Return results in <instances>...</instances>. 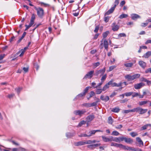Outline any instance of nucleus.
I'll use <instances>...</instances> for the list:
<instances>
[{
    "label": "nucleus",
    "mask_w": 151,
    "mask_h": 151,
    "mask_svg": "<svg viewBox=\"0 0 151 151\" xmlns=\"http://www.w3.org/2000/svg\"><path fill=\"white\" fill-rule=\"evenodd\" d=\"M111 142L114 141L118 142H120L121 141H122V137H114L112 136H111Z\"/></svg>",
    "instance_id": "obj_8"
},
{
    "label": "nucleus",
    "mask_w": 151,
    "mask_h": 151,
    "mask_svg": "<svg viewBox=\"0 0 151 151\" xmlns=\"http://www.w3.org/2000/svg\"><path fill=\"white\" fill-rule=\"evenodd\" d=\"M110 18V17L109 16L105 17L104 18V21L106 22H108Z\"/></svg>",
    "instance_id": "obj_47"
},
{
    "label": "nucleus",
    "mask_w": 151,
    "mask_h": 151,
    "mask_svg": "<svg viewBox=\"0 0 151 151\" xmlns=\"http://www.w3.org/2000/svg\"><path fill=\"white\" fill-rule=\"evenodd\" d=\"M105 68H104L102 69L96 70V71L94 75L97 77V78L98 77H100L103 75L105 71Z\"/></svg>",
    "instance_id": "obj_4"
},
{
    "label": "nucleus",
    "mask_w": 151,
    "mask_h": 151,
    "mask_svg": "<svg viewBox=\"0 0 151 151\" xmlns=\"http://www.w3.org/2000/svg\"><path fill=\"white\" fill-rule=\"evenodd\" d=\"M139 65L143 68H145L146 66V63L143 61H139L138 62Z\"/></svg>",
    "instance_id": "obj_17"
},
{
    "label": "nucleus",
    "mask_w": 151,
    "mask_h": 151,
    "mask_svg": "<svg viewBox=\"0 0 151 151\" xmlns=\"http://www.w3.org/2000/svg\"><path fill=\"white\" fill-rule=\"evenodd\" d=\"M119 0H115L114 2V6L105 13V16L108 15L114 12L116 6L119 4Z\"/></svg>",
    "instance_id": "obj_1"
},
{
    "label": "nucleus",
    "mask_w": 151,
    "mask_h": 151,
    "mask_svg": "<svg viewBox=\"0 0 151 151\" xmlns=\"http://www.w3.org/2000/svg\"><path fill=\"white\" fill-rule=\"evenodd\" d=\"M150 102V101H140L139 102V105L140 106H142L143 105H145L147 103Z\"/></svg>",
    "instance_id": "obj_29"
},
{
    "label": "nucleus",
    "mask_w": 151,
    "mask_h": 151,
    "mask_svg": "<svg viewBox=\"0 0 151 151\" xmlns=\"http://www.w3.org/2000/svg\"><path fill=\"white\" fill-rule=\"evenodd\" d=\"M91 87L90 86L87 87L84 90L83 93L86 94V93L88 92V91L89 88H91Z\"/></svg>",
    "instance_id": "obj_43"
},
{
    "label": "nucleus",
    "mask_w": 151,
    "mask_h": 151,
    "mask_svg": "<svg viewBox=\"0 0 151 151\" xmlns=\"http://www.w3.org/2000/svg\"><path fill=\"white\" fill-rule=\"evenodd\" d=\"M147 111V109H143L141 108L139 112V114H144L146 113Z\"/></svg>",
    "instance_id": "obj_24"
},
{
    "label": "nucleus",
    "mask_w": 151,
    "mask_h": 151,
    "mask_svg": "<svg viewBox=\"0 0 151 151\" xmlns=\"http://www.w3.org/2000/svg\"><path fill=\"white\" fill-rule=\"evenodd\" d=\"M95 93H94V91H91L89 97L88 98H87L88 100H89L91 97H92L93 96H94L95 95Z\"/></svg>",
    "instance_id": "obj_37"
},
{
    "label": "nucleus",
    "mask_w": 151,
    "mask_h": 151,
    "mask_svg": "<svg viewBox=\"0 0 151 151\" xmlns=\"http://www.w3.org/2000/svg\"><path fill=\"white\" fill-rule=\"evenodd\" d=\"M122 83L120 82L118 84H117L115 82H113V80H111L108 82V84H109V85L111 86L112 87H121L122 86Z\"/></svg>",
    "instance_id": "obj_5"
},
{
    "label": "nucleus",
    "mask_w": 151,
    "mask_h": 151,
    "mask_svg": "<svg viewBox=\"0 0 151 151\" xmlns=\"http://www.w3.org/2000/svg\"><path fill=\"white\" fill-rule=\"evenodd\" d=\"M83 106L87 107H91L90 104V103H84L83 104Z\"/></svg>",
    "instance_id": "obj_53"
},
{
    "label": "nucleus",
    "mask_w": 151,
    "mask_h": 151,
    "mask_svg": "<svg viewBox=\"0 0 151 151\" xmlns=\"http://www.w3.org/2000/svg\"><path fill=\"white\" fill-rule=\"evenodd\" d=\"M120 110V109L118 107H116L115 108H113L111 110V111L115 112V113H118Z\"/></svg>",
    "instance_id": "obj_23"
},
{
    "label": "nucleus",
    "mask_w": 151,
    "mask_h": 151,
    "mask_svg": "<svg viewBox=\"0 0 151 151\" xmlns=\"http://www.w3.org/2000/svg\"><path fill=\"white\" fill-rule=\"evenodd\" d=\"M100 63L99 62H97L96 63L93 64V66L94 68H96L100 65Z\"/></svg>",
    "instance_id": "obj_48"
},
{
    "label": "nucleus",
    "mask_w": 151,
    "mask_h": 151,
    "mask_svg": "<svg viewBox=\"0 0 151 151\" xmlns=\"http://www.w3.org/2000/svg\"><path fill=\"white\" fill-rule=\"evenodd\" d=\"M124 113L126 114L130 112H132V110H124Z\"/></svg>",
    "instance_id": "obj_57"
},
{
    "label": "nucleus",
    "mask_w": 151,
    "mask_h": 151,
    "mask_svg": "<svg viewBox=\"0 0 151 151\" xmlns=\"http://www.w3.org/2000/svg\"><path fill=\"white\" fill-rule=\"evenodd\" d=\"M148 23H143L141 24V26L145 27L147 25Z\"/></svg>",
    "instance_id": "obj_61"
},
{
    "label": "nucleus",
    "mask_w": 151,
    "mask_h": 151,
    "mask_svg": "<svg viewBox=\"0 0 151 151\" xmlns=\"http://www.w3.org/2000/svg\"><path fill=\"white\" fill-rule=\"evenodd\" d=\"M123 149L124 150H133V149H132V147H128V146H126L125 145H124Z\"/></svg>",
    "instance_id": "obj_40"
},
{
    "label": "nucleus",
    "mask_w": 151,
    "mask_h": 151,
    "mask_svg": "<svg viewBox=\"0 0 151 151\" xmlns=\"http://www.w3.org/2000/svg\"><path fill=\"white\" fill-rule=\"evenodd\" d=\"M18 151H27V150L24 148L19 147L18 148Z\"/></svg>",
    "instance_id": "obj_64"
},
{
    "label": "nucleus",
    "mask_w": 151,
    "mask_h": 151,
    "mask_svg": "<svg viewBox=\"0 0 151 151\" xmlns=\"http://www.w3.org/2000/svg\"><path fill=\"white\" fill-rule=\"evenodd\" d=\"M112 30L114 31H117L119 28V26L116 24V23H114L112 24Z\"/></svg>",
    "instance_id": "obj_16"
},
{
    "label": "nucleus",
    "mask_w": 151,
    "mask_h": 151,
    "mask_svg": "<svg viewBox=\"0 0 151 151\" xmlns=\"http://www.w3.org/2000/svg\"><path fill=\"white\" fill-rule=\"evenodd\" d=\"M119 133L116 131H113L111 135L114 136H118L119 134Z\"/></svg>",
    "instance_id": "obj_38"
},
{
    "label": "nucleus",
    "mask_w": 151,
    "mask_h": 151,
    "mask_svg": "<svg viewBox=\"0 0 151 151\" xmlns=\"http://www.w3.org/2000/svg\"><path fill=\"white\" fill-rule=\"evenodd\" d=\"M144 86H145V84L142 82H141L137 84H134V87L135 89H138Z\"/></svg>",
    "instance_id": "obj_9"
},
{
    "label": "nucleus",
    "mask_w": 151,
    "mask_h": 151,
    "mask_svg": "<svg viewBox=\"0 0 151 151\" xmlns=\"http://www.w3.org/2000/svg\"><path fill=\"white\" fill-rule=\"evenodd\" d=\"M91 87L90 86L87 87L84 90L83 93L86 94V93L88 92V91L89 88H91Z\"/></svg>",
    "instance_id": "obj_42"
},
{
    "label": "nucleus",
    "mask_w": 151,
    "mask_h": 151,
    "mask_svg": "<svg viewBox=\"0 0 151 151\" xmlns=\"http://www.w3.org/2000/svg\"><path fill=\"white\" fill-rule=\"evenodd\" d=\"M80 137H89L88 135L86 134H82L79 135Z\"/></svg>",
    "instance_id": "obj_56"
},
{
    "label": "nucleus",
    "mask_w": 151,
    "mask_h": 151,
    "mask_svg": "<svg viewBox=\"0 0 151 151\" xmlns=\"http://www.w3.org/2000/svg\"><path fill=\"white\" fill-rule=\"evenodd\" d=\"M126 35L124 33H121L119 34L118 35V38H119L122 37H126Z\"/></svg>",
    "instance_id": "obj_39"
},
{
    "label": "nucleus",
    "mask_w": 151,
    "mask_h": 151,
    "mask_svg": "<svg viewBox=\"0 0 151 151\" xmlns=\"http://www.w3.org/2000/svg\"><path fill=\"white\" fill-rule=\"evenodd\" d=\"M140 80L142 82H146L147 79L146 78L142 77L141 78Z\"/></svg>",
    "instance_id": "obj_58"
},
{
    "label": "nucleus",
    "mask_w": 151,
    "mask_h": 151,
    "mask_svg": "<svg viewBox=\"0 0 151 151\" xmlns=\"http://www.w3.org/2000/svg\"><path fill=\"white\" fill-rule=\"evenodd\" d=\"M115 68H116V66H114V65L111 66L109 67V70L110 71H112Z\"/></svg>",
    "instance_id": "obj_59"
},
{
    "label": "nucleus",
    "mask_w": 151,
    "mask_h": 151,
    "mask_svg": "<svg viewBox=\"0 0 151 151\" xmlns=\"http://www.w3.org/2000/svg\"><path fill=\"white\" fill-rule=\"evenodd\" d=\"M34 67L37 70H38L39 68V66L37 63H35L34 64Z\"/></svg>",
    "instance_id": "obj_60"
},
{
    "label": "nucleus",
    "mask_w": 151,
    "mask_h": 151,
    "mask_svg": "<svg viewBox=\"0 0 151 151\" xmlns=\"http://www.w3.org/2000/svg\"><path fill=\"white\" fill-rule=\"evenodd\" d=\"M94 118L95 116L94 115H90L86 117V121L87 122H90L92 121Z\"/></svg>",
    "instance_id": "obj_10"
},
{
    "label": "nucleus",
    "mask_w": 151,
    "mask_h": 151,
    "mask_svg": "<svg viewBox=\"0 0 151 151\" xmlns=\"http://www.w3.org/2000/svg\"><path fill=\"white\" fill-rule=\"evenodd\" d=\"M97 105V102H93L91 104H90V106L91 107L92 106H96Z\"/></svg>",
    "instance_id": "obj_54"
},
{
    "label": "nucleus",
    "mask_w": 151,
    "mask_h": 151,
    "mask_svg": "<svg viewBox=\"0 0 151 151\" xmlns=\"http://www.w3.org/2000/svg\"><path fill=\"white\" fill-rule=\"evenodd\" d=\"M119 144H117L115 143L112 142L111 144V146H114L118 147L119 146Z\"/></svg>",
    "instance_id": "obj_50"
},
{
    "label": "nucleus",
    "mask_w": 151,
    "mask_h": 151,
    "mask_svg": "<svg viewBox=\"0 0 151 151\" xmlns=\"http://www.w3.org/2000/svg\"><path fill=\"white\" fill-rule=\"evenodd\" d=\"M96 132L95 130H92L91 131L89 132V134H88L89 137L91 136L92 134H94Z\"/></svg>",
    "instance_id": "obj_36"
},
{
    "label": "nucleus",
    "mask_w": 151,
    "mask_h": 151,
    "mask_svg": "<svg viewBox=\"0 0 151 151\" xmlns=\"http://www.w3.org/2000/svg\"><path fill=\"white\" fill-rule=\"evenodd\" d=\"M94 71L93 70H91L87 73L85 76L83 78V79H86L87 78L91 79L93 76L94 74Z\"/></svg>",
    "instance_id": "obj_6"
},
{
    "label": "nucleus",
    "mask_w": 151,
    "mask_h": 151,
    "mask_svg": "<svg viewBox=\"0 0 151 151\" xmlns=\"http://www.w3.org/2000/svg\"><path fill=\"white\" fill-rule=\"evenodd\" d=\"M96 83L94 82H92L91 83V85L94 88H97V86H95Z\"/></svg>",
    "instance_id": "obj_62"
},
{
    "label": "nucleus",
    "mask_w": 151,
    "mask_h": 151,
    "mask_svg": "<svg viewBox=\"0 0 151 151\" xmlns=\"http://www.w3.org/2000/svg\"><path fill=\"white\" fill-rule=\"evenodd\" d=\"M75 133L68 132L66 134V137L68 138L71 137L74 135Z\"/></svg>",
    "instance_id": "obj_33"
},
{
    "label": "nucleus",
    "mask_w": 151,
    "mask_h": 151,
    "mask_svg": "<svg viewBox=\"0 0 151 151\" xmlns=\"http://www.w3.org/2000/svg\"><path fill=\"white\" fill-rule=\"evenodd\" d=\"M99 26H96L95 29L94 30V32L96 33L97 32L99 29Z\"/></svg>",
    "instance_id": "obj_55"
},
{
    "label": "nucleus",
    "mask_w": 151,
    "mask_h": 151,
    "mask_svg": "<svg viewBox=\"0 0 151 151\" xmlns=\"http://www.w3.org/2000/svg\"><path fill=\"white\" fill-rule=\"evenodd\" d=\"M75 146H80L83 145H84V142L83 141H79L77 142H75L74 143Z\"/></svg>",
    "instance_id": "obj_21"
},
{
    "label": "nucleus",
    "mask_w": 151,
    "mask_h": 151,
    "mask_svg": "<svg viewBox=\"0 0 151 151\" xmlns=\"http://www.w3.org/2000/svg\"><path fill=\"white\" fill-rule=\"evenodd\" d=\"M100 143L96 144L91 145L87 146V147L91 149H93L95 148V147H98L101 145Z\"/></svg>",
    "instance_id": "obj_13"
},
{
    "label": "nucleus",
    "mask_w": 151,
    "mask_h": 151,
    "mask_svg": "<svg viewBox=\"0 0 151 151\" xmlns=\"http://www.w3.org/2000/svg\"><path fill=\"white\" fill-rule=\"evenodd\" d=\"M106 75L105 74L104 75L101 77V81L104 82V81L106 79Z\"/></svg>",
    "instance_id": "obj_44"
},
{
    "label": "nucleus",
    "mask_w": 151,
    "mask_h": 151,
    "mask_svg": "<svg viewBox=\"0 0 151 151\" xmlns=\"http://www.w3.org/2000/svg\"><path fill=\"white\" fill-rule=\"evenodd\" d=\"M110 87V85L108 84V83H106L103 87V91H106L107 89L108 88Z\"/></svg>",
    "instance_id": "obj_31"
},
{
    "label": "nucleus",
    "mask_w": 151,
    "mask_h": 151,
    "mask_svg": "<svg viewBox=\"0 0 151 151\" xmlns=\"http://www.w3.org/2000/svg\"><path fill=\"white\" fill-rule=\"evenodd\" d=\"M86 112V111L84 110H75L73 111V113L75 115H79L81 116L82 115L84 114Z\"/></svg>",
    "instance_id": "obj_7"
},
{
    "label": "nucleus",
    "mask_w": 151,
    "mask_h": 151,
    "mask_svg": "<svg viewBox=\"0 0 151 151\" xmlns=\"http://www.w3.org/2000/svg\"><path fill=\"white\" fill-rule=\"evenodd\" d=\"M128 15L127 14H123L119 16V18L120 19H122L124 18H126L128 17Z\"/></svg>",
    "instance_id": "obj_34"
},
{
    "label": "nucleus",
    "mask_w": 151,
    "mask_h": 151,
    "mask_svg": "<svg viewBox=\"0 0 151 151\" xmlns=\"http://www.w3.org/2000/svg\"><path fill=\"white\" fill-rule=\"evenodd\" d=\"M35 18V14H32V15L30 23L33 25L34 23V21Z\"/></svg>",
    "instance_id": "obj_19"
},
{
    "label": "nucleus",
    "mask_w": 151,
    "mask_h": 151,
    "mask_svg": "<svg viewBox=\"0 0 151 151\" xmlns=\"http://www.w3.org/2000/svg\"><path fill=\"white\" fill-rule=\"evenodd\" d=\"M5 55V54L0 55V60H2L4 57Z\"/></svg>",
    "instance_id": "obj_63"
},
{
    "label": "nucleus",
    "mask_w": 151,
    "mask_h": 151,
    "mask_svg": "<svg viewBox=\"0 0 151 151\" xmlns=\"http://www.w3.org/2000/svg\"><path fill=\"white\" fill-rule=\"evenodd\" d=\"M109 31H107L103 34V36L104 38H106L108 35L109 34Z\"/></svg>",
    "instance_id": "obj_35"
},
{
    "label": "nucleus",
    "mask_w": 151,
    "mask_h": 151,
    "mask_svg": "<svg viewBox=\"0 0 151 151\" xmlns=\"http://www.w3.org/2000/svg\"><path fill=\"white\" fill-rule=\"evenodd\" d=\"M141 108L139 107H138L136 108H134L132 109V112H139Z\"/></svg>",
    "instance_id": "obj_26"
},
{
    "label": "nucleus",
    "mask_w": 151,
    "mask_h": 151,
    "mask_svg": "<svg viewBox=\"0 0 151 151\" xmlns=\"http://www.w3.org/2000/svg\"><path fill=\"white\" fill-rule=\"evenodd\" d=\"M131 16V19L133 20H136L137 19L141 18L140 16L136 14H132Z\"/></svg>",
    "instance_id": "obj_12"
},
{
    "label": "nucleus",
    "mask_w": 151,
    "mask_h": 151,
    "mask_svg": "<svg viewBox=\"0 0 151 151\" xmlns=\"http://www.w3.org/2000/svg\"><path fill=\"white\" fill-rule=\"evenodd\" d=\"M22 89V88L21 87H19L17 88H16L15 89L16 91L17 92V93L19 94L20 91Z\"/></svg>",
    "instance_id": "obj_46"
},
{
    "label": "nucleus",
    "mask_w": 151,
    "mask_h": 151,
    "mask_svg": "<svg viewBox=\"0 0 151 151\" xmlns=\"http://www.w3.org/2000/svg\"><path fill=\"white\" fill-rule=\"evenodd\" d=\"M114 122L113 119L111 116L109 117L108 119V122L109 124H112Z\"/></svg>",
    "instance_id": "obj_25"
},
{
    "label": "nucleus",
    "mask_w": 151,
    "mask_h": 151,
    "mask_svg": "<svg viewBox=\"0 0 151 151\" xmlns=\"http://www.w3.org/2000/svg\"><path fill=\"white\" fill-rule=\"evenodd\" d=\"M86 94L83 92L78 95L77 97H81L84 96Z\"/></svg>",
    "instance_id": "obj_51"
},
{
    "label": "nucleus",
    "mask_w": 151,
    "mask_h": 151,
    "mask_svg": "<svg viewBox=\"0 0 151 151\" xmlns=\"http://www.w3.org/2000/svg\"><path fill=\"white\" fill-rule=\"evenodd\" d=\"M140 76L139 74H135L132 76H131L130 74H127L125 76L126 79H127L128 81H133L134 79L138 78Z\"/></svg>",
    "instance_id": "obj_2"
},
{
    "label": "nucleus",
    "mask_w": 151,
    "mask_h": 151,
    "mask_svg": "<svg viewBox=\"0 0 151 151\" xmlns=\"http://www.w3.org/2000/svg\"><path fill=\"white\" fill-rule=\"evenodd\" d=\"M32 25H33L32 24H31L30 23L29 25H27V24H26L25 25V26L26 27V28L25 29V30L26 31L30 27H31Z\"/></svg>",
    "instance_id": "obj_45"
},
{
    "label": "nucleus",
    "mask_w": 151,
    "mask_h": 151,
    "mask_svg": "<svg viewBox=\"0 0 151 151\" xmlns=\"http://www.w3.org/2000/svg\"><path fill=\"white\" fill-rule=\"evenodd\" d=\"M102 91H103V90L102 88H100V89H97L96 92V93L97 94H101Z\"/></svg>",
    "instance_id": "obj_32"
},
{
    "label": "nucleus",
    "mask_w": 151,
    "mask_h": 151,
    "mask_svg": "<svg viewBox=\"0 0 151 151\" xmlns=\"http://www.w3.org/2000/svg\"><path fill=\"white\" fill-rule=\"evenodd\" d=\"M86 122H87L86 121H85L84 120H82L79 123L78 127H81L83 125L85 124L86 123Z\"/></svg>",
    "instance_id": "obj_30"
},
{
    "label": "nucleus",
    "mask_w": 151,
    "mask_h": 151,
    "mask_svg": "<svg viewBox=\"0 0 151 151\" xmlns=\"http://www.w3.org/2000/svg\"><path fill=\"white\" fill-rule=\"evenodd\" d=\"M130 134L133 137H134L137 136L138 135V134L137 132H132L130 133Z\"/></svg>",
    "instance_id": "obj_41"
},
{
    "label": "nucleus",
    "mask_w": 151,
    "mask_h": 151,
    "mask_svg": "<svg viewBox=\"0 0 151 151\" xmlns=\"http://www.w3.org/2000/svg\"><path fill=\"white\" fill-rule=\"evenodd\" d=\"M122 141H124L127 143H132L133 142V139L130 138H128L124 137H122Z\"/></svg>",
    "instance_id": "obj_11"
},
{
    "label": "nucleus",
    "mask_w": 151,
    "mask_h": 151,
    "mask_svg": "<svg viewBox=\"0 0 151 151\" xmlns=\"http://www.w3.org/2000/svg\"><path fill=\"white\" fill-rule=\"evenodd\" d=\"M145 72L146 73H151V68H149L146 70Z\"/></svg>",
    "instance_id": "obj_52"
},
{
    "label": "nucleus",
    "mask_w": 151,
    "mask_h": 151,
    "mask_svg": "<svg viewBox=\"0 0 151 151\" xmlns=\"http://www.w3.org/2000/svg\"><path fill=\"white\" fill-rule=\"evenodd\" d=\"M136 62L135 61H133L132 63H125L124 64V65L127 68H131L132 67L133 65V64Z\"/></svg>",
    "instance_id": "obj_15"
},
{
    "label": "nucleus",
    "mask_w": 151,
    "mask_h": 151,
    "mask_svg": "<svg viewBox=\"0 0 151 151\" xmlns=\"http://www.w3.org/2000/svg\"><path fill=\"white\" fill-rule=\"evenodd\" d=\"M101 137L103 141L105 142H111V136L109 137V138H108L104 136H102Z\"/></svg>",
    "instance_id": "obj_14"
},
{
    "label": "nucleus",
    "mask_w": 151,
    "mask_h": 151,
    "mask_svg": "<svg viewBox=\"0 0 151 151\" xmlns=\"http://www.w3.org/2000/svg\"><path fill=\"white\" fill-rule=\"evenodd\" d=\"M151 55V51H148L143 55V57L145 58H148Z\"/></svg>",
    "instance_id": "obj_22"
},
{
    "label": "nucleus",
    "mask_w": 151,
    "mask_h": 151,
    "mask_svg": "<svg viewBox=\"0 0 151 151\" xmlns=\"http://www.w3.org/2000/svg\"><path fill=\"white\" fill-rule=\"evenodd\" d=\"M104 45L105 49L107 50L108 49V41L106 39H104Z\"/></svg>",
    "instance_id": "obj_20"
},
{
    "label": "nucleus",
    "mask_w": 151,
    "mask_h": 151,
    "mask_svg": "<svg viewBox=\"0 0 151 151\" xmlns=\"http://www.w3.org/2000/svg\"><path fill=\"white\" fill-rule=\"evenodd\" d=\"M136 140L139 143L140 145H143V143L139 137H137L136 138Z\"/></svg>",
    "instance_id": "obj_28"
},
{
    "label": "nucleus",
    "mask_w": 151,
    "mask_h": 151,
    "mask_svg": "<svg viewBox=\"0 0 151 151\" xmlns=\"http://www.w3.org/2000/svg\"><path fill=\"white\" fill-rule=\"evenodd\" d=\"M34 8L37 11V14L38 17L40 18H42L44 14V10L43 9L40 7L37 8L36 7H35Z\"/></svg>",
    "instance_id": "obj_3"
},
{
    "label": "nucleus",
    "mask_w": 151,
    "mask_h": 151,
    "mask_svg": "<svg viewBox=\"0 0 151 151\" xmlns=\"http://www.w3.org/2000/svg\"><path fill=\"white\" fill-rule=\"evenodd\" d=\"M100 99L101 100L105 102H107L109 99V98L108 96H106L105 97L103 95H102L100 96Z\"/></svg>",
    "instance_id": "obj_18"
},
{
    "label": "nucleus",
    "mask_w": 151,
    "mask_h": 151,
    "mask_svg": "<svg viewBox=\"0 0 151 151\" xmlns=\"http://www.w3.org/2000/svg\"><path fill=\"white\" fill-rule=\"evenodd\" d=\"M133 93L132 92H129L125 93L124 94L126 96H129L131 95Z\"/></svg>",
    "instance_id": "obj_49"
},
{
    "label": "nucleus",
    "mask_w": 151,
    "mask_h": 151,
    "mask_svg": "<svg viewBox=\"0 0 151 151\" xmlns=\"http://www.w3.org/2000/svg\"><path fill=\"white\" fill-rule=\"evenodd\" d=\"M27 48H28V47H25L24 48V49H21V51H22V52L21 53V54L19 55V56H20V57L22 56L23 55V54H24L26 50L27 49Z\"/></svg>",
    "instance_id": "obj_27"
}]
</instances>
